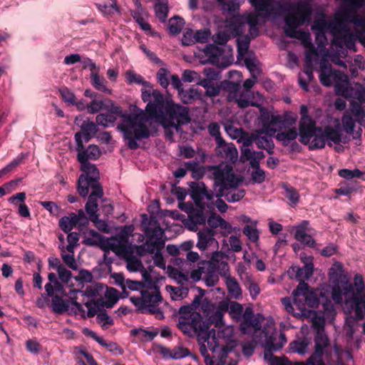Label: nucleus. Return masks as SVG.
<instances>
[{
  "label": "nucleus",
  "mask_w": 365,
  "mask_h": 365,
  "mask_svg": "<svg viewBox=\"0 0 365 365\" xmlns=\"http://www.w3.org/2000/svg\"><path fill=\"white\" fill-rule=\"evenodd\" d=\"M101 110H105L106 113L96 116V123L103 127H111L114 125L117 116H120L121 120L118 128L123 133L130 149H138V141L151 136L152 131L148 126V119L142 109L135 107L130 113L122 114L121 108L115 106L112 101L93 98V113Z\"/></svg>",
  "instance_id": "nucleus-1"
},
{
  "label": "nucleus",
  "mask_w": 365,
  "mask_h": 365,
  "mask_svg": "<svg viewBox=\"0 0 365 365\" xmlns=\"http://www.w3.org/2000/svg\"><path fill=\"white\" fill-rule=\"evenodd\" d=\"M74 123L78 125L81 130L75 134L76 143L77 160L81 164V170L83 172L78 180L77 192L83 198L88 197L86 204V211L91 213V194L89 190L91 187V144L85 145L91 140V120L88 117L85 118L83 115L75 118Z\"/></svg>",
  "instance_id": "nucleus-2"
},
{
  "label": "nucleus",
  "mask_w": 365,
  "mask_h": 365,
  "mask_svg": "<svg viewBox=\"0 0 365 365\" xmlns=\"http://www.w3.org/2000/svg\"><path fill=\"white\" fill-rule=\"evenodd\" d=\"M330 269V280L334 286L331 297L335 303L341 304L344 301L346 306L354 310L356 319L361 320L365 317L364 282L361 275L356 274L354 284L341 273L332 272Z\"/></svg>",
  "instance_id": "nucleus-3"
},
{
  "label": "nucleus",
  "mask_w": 365,
  "mask_h": 365,
  "mask_svg": "<svg viewBox=\"0 0 365 365\" xmlns=\"http://www.w3.org/2000/svg\"><path fill=\"white\" fill-rule=\"evenodd\" d=\"M300 114L299 140L302 144L308 145L310 150L323 148L327 143L331 146L341 142L340 131L331 126L317 127L315 121L308 115L306 106L300 107Z\"/></svg>",
  "instance_id": "nucleus-4"
},
{
  "label": "nucleus",
  "mask_w": 365,
  "mask_h": 365,
  "mask_svg": "<svg viewBox=\"0 0 365 365\" xmlns=\"http://www.w3.org/2000/svg\"><path fill=\"white\" fill-rule=\"evenodd\" d=\"M211 170L216 191L214 197L225 196L229 202H238L244 197L245 190L237 188L241 180L237 178L231 165H219L212 167Z\"/></svg>",
  "instance_id": "nucleus-5"
},
{
  "label": "nucleus",
  "mask_w": 365,
  "mask_h": 365,
  "mask_svg": "<svg viewBox=\"0 0 365 365\" xmlns=\"http://www.w3.org/2000/svg\"><path fill=\"white\" fill-rule=\"evenodd\" d=\"M125 286V289L136 292L133 295H127L138 310L142 313L155 314L158 319L164 318L163 312L158 307L162 297L156 287L145 288L142 282L130 279H126Z\"/></svg>",
  "instance_id": "nucleus-6"
},
{
  "label": "nucleus",
  "mask_w": 365,
  "mask_h": 365,
  "mask_svg": "<svg viewBox=\"0 0 365 365\" xmlns=\"http://www.w3.org/2000/svg\"><path fill=\"white\" fill-rule=\"evenodd\" d=\"M83 297V302H76L73 298H64L67 297V294L64 289L61 292L53 291L52 295H46L51 297L50 307L53 313L62 314L69 310L71 307V312L76 316L83 318L91 317V290L88 288L86 289V294L83 292H78Z\"/></svg>",
  "instance_id": "nucleus-7"
},
{
  "label": "nucleus",
  "mask_w": 365,
  "mask_h": 365,
  "mask_svg": "<svg viewBox=\"0 0 365 365\" xmlns=\"http://www.w3.org/2000/svg\"><path fill=\"white\" fill-rule=\"evenodd\" d=\"M190 197L199 210H194L190 212L186 225L189 230L196 231L197 225H204L206 222L204 210L213 209L214 192L208 190L205 183L200 182L191 186Z\"/></svg>",
  "instance_id": "nucleus-8"
},
{
  "label": "nucleus",
  "mask_w": 365,
  "mask_h": 365,
  "mask_svg": "<svg viewBox=\"0 0 365 365\" xmlns=\"http://www.w3.org/2000/svg\"><path fill=\"white\" fill-rule=\"evenodd\" d=\"M333 25L334 46L336 48L339 55L346 56L348 49L357 51L356 42L365 47V24H354V29H351L350 24Z\"/></svg>",
  "instance_id": "nucleus-9"
},
{
  "label": "nucleus",
  "mask_w": 365,
  "mask_h": 365,
  "mask_svg": "<svg viewBox=\"0 0 365 365\" xmlns=\"http://www.w3.org/2000/svg\"><path fill=\"white\" fill-rule=\"evenodd\" d=\"M200 300L199 297H195L190 305L182 306L179 309L178 327L187 336H201L209 329L210 323L203 320L200 312L194 310Z\"/></svg>",
  "instance_id": "nucleus-10"
},
{
  "label": "nucleus",
  "mask_w": 365,
  "mask_h": 365,
  "mask_svg": "<svg viewBox=\"0 0 365 365\" xmlns=\"http://www.w3.org/2000/svg\"><path fill=\"white\" fill-rule=\"evenodd\" d=\"M336 93L346 98L358 100L362 103L361 105L352 101L349 110L356 120L361 125H365V78L361 83L349 84L346 78L344 83H339L336 86Z\"/></svg>",
  "instance_id": "nucleus-11"
},
{
  "label": "nucleus",
  "mask_w": 365,
  "mask_h": 365,
  "mask_svg": "<svg viewBox=\"0 0 365 365\" xmlns=\"http://www.w3.org/2000/svg\"><path fill=\"white\" fill-rule=\"evenodd\" d=\"M155 121L165 129L173 128L179 131L182 125L190 121L189 109L172 100H166Z\"/></svg>",
  "instance_id": "nucleus-12"
},
{
  "label": "nucleus",
  "mask_w": 365,
  "mask_h": 365,
  "mask_svg": "<svg viewBox=\"0 0 365 365\" xmlns=\"http://www.w3.org/2000/svg\"><path fill=\"white\" fill-rule=\"evenodd\" d=\"M100 173L98 170L93 165V224L103 232L108 231V225L103 220H98V211L108 216L112 214L113 207L110 201L103 197V190L98 182Z\"/></svg>",
  "instance_id": "nucleus-13"
},
{
  "label": "nucleus",
  "mask_w": 365,
  "mask_h": 365,
  "mask_svg": "<svg viewBox=\"0 0 365 365\" xmlns=\"http://www.w3.org/2000/svg\"><path fill=\"white\" fill-rule=\"evenodd\" d=\"M262 130L260 134L265 133L266 135H257L255 138V143L261 149L266 150L269 154L273 153L274 147L272 136L277 131L280 130L284 123V120L279 115H269L267 112L261 113Z\"/></svg>",
  "instance_id": "nucleus-14"
},
{
  "label": "nucleus",
  "mask_w": 365,
  "mask_h": 365,
  "mask_svg": "<svg viewBox=\"0 0 365 365\" xmlns=\"http://www.w3.org/2000/svg\"><path fill=\"white\" fill-rule=\"evenodd\" d=\"M205 341L209 350L212 352V356L207 354L205 344H202L200 348L206 365H237L236 360L232 359L230 356L233 352L231 348L220 346L215 336L212 337L209 336Z\"/></svg>",
  "instance_id": "nucleus-15"
},
{
  "label": "nucleus",
  "mask_w": 365,
  "mask_h": 365,
  "mask_svg": "<svg viewBox=\"0 0 365 365\" xmlns=\"http://www.w3.org/2000/svg\"><path fill=\"white\" fill-rule=\"evenodd\" d=\"M312 0H299L294 3H283L279 5V11L284 16V23H311Z\"/></svg>",
  "instance_id": "nucleus-16"
},
{
  "label": "nucleus",
  "mask_w": 365,
  "mask_h": 365,
  "mask_svg": "<svg viewBox=\"0 0 365 365\" xmlns=\"http://www.w3.org/2000/svg\"><path fill=\"white\" fill-rule=\"evenodd\" d=\"M300 24H285L284 31L287 36L298 39L305 48V63H312L318 53L311 41V35L308 30L299 27Z\"/></svg>",
  "instance_id": "nucleus-17"
},
{
  "label": "nucleus",
  "mask_w": 365,
  "mask_h": 365,
  "mask_svg": "<svg viewBox=\"0 0 365 365\" xmlns=\"http://www.w3.org/2000/svg\"><path fill=\"white\" fill-rule=\"evenodd\" d=\"M118 291L101 284H93V305L112 308L118 301Z\"/></svg>",
  "instance_id": "nucleus-18"
},
{
  "label": "nucleus",
  "mask_w": 365,
  "mask_h": 365,
  "mask_svg": "<svg viewBox=\"0 0 365 365\" xmlns=\"http://www.w3.org/2000/svg\"><path fill=\"white\" fill-rule=\"evenodd\" d=\"M319 80L321 83L327 87L331 86L334 83L335 87L339 83H344L346 76L341 72L332 69L325 60L320 62Z\"/></svg>",
  "instance_id": "nucleus-19"
},
{
  "label": "nucleus",
  "mask_w": 365,
  "mask_h": 365,
  "mask_svg": "<svg viewBox=\"0 0 365 365\" xmlns=\"http://www.w3.org/2000/svg\"><path fill=\"white\" fill-rule=\"evenodd\" d=\"M315 350L314 354L308 359L306 365H326L322 356L329 346V340L324 332L317 333L314 338Z\"/></svg>",
  "instance_id": "nucleus-20"
},
{
  "label": "nucleus",
  "mask_w": 365,
  "mask_h": 365,
  "mask_svg": "<svg viewBox=\"0 0 365 365\" xmlns=\"http://www.w3.org/2000/svg\"><path fill=\"white\" fill-rule=\"evenodd\" d=\"M165 104V101L163 95L158 90H153L152 98L145 107V111L143 110L148 119V126L152 131L151 135H154V133H156V130L152 127V123L150 121V118H154L155 120L158 118V115L160 114V110Z\"/></svg>",
  "instance_id": "nucleus-21"
},
{
  "label": "nucleus",
  "mask_w": 365,
  "mask_h": 365,
  "mask_svg": "<svg viewBox=\"0 0 365 365\" xmlns=\"http://www.w3.org/2000/svg\"><path fill=\"white\" fill-rule=\"evenodd\" d=\"M246 24H225L221 26L218 31L212 36L215 43L225 44L231 38L236 37L240 33H243Z\"/></svg>",
  "instance_id": "nucleus-22"
},
{
  "label": "nucleus",
  "mask_w": 365,
  "mask_h": 365,
  "mask_svg": "<svg viewBox=\"0 0 365 365\" xmlns=\"http://www.w3.org/2000/svg\"><path fill=\"white\" fill-rule=\"evenodd\" d=\"M294 238L302 244H304L309 247L315 246V240L312 237L314 235V230L309 226V222L307 220H303L299 225L294 227Z\"/></svg>",
  "instance_id": "nucleus-23"
},
{
  "label": "nucleus",
  "mask_w": 365,
  "mask_h": 365,
  "mask_svg": "<svg viewBox=\"0 0 365 365\" xmlns=\"http://www.w3.org/2000/svg\"><path fill=\"white\" fill-rule=\"evenodd\" d=\"M264 319L260 314L255 316L251 309L247 308L242 315L240 329L243 333H248L251 329L259 331L262 327V321Z\"/></svg>",
  "instance_id": "nucleus-24"
},
{
  "label": "nucleus",
  "mask_w": 365,
  "mask_h": 365,
  "mask_svg": "<svg viewBox=\"0 0 365 365\" xmlns=\"http://www.w3.org/2000/svg\"><path fill=\"white\" fill-rule=\"evenodd\" d=\"M197 247L200 251L207 249L214 250L218 247V242L215 238V231L212 229L205 228L197 232Z\"/></svg>",
  "instance_id": "nucleus-25"
},
{
  "label": "nucleus",
  "mask_w": 365,
  "mask_h": 365,
  "mask_svg": "<svg viewBox=\"0 0 365 365\" xmlns=\"http://www.w3.org/2000/svg\"><path fill=\"white\" fill-rule=\"evenodd\" d=\"M106 245L118 255H123L128 252V239L123 233L108 239Z\"/></svg>",
  "instance_id": "nucleus-26"
},
{
  "label": "nucleus",
  "mask_w": 365,
  "mask_h": 365,
  "mask_svg": "<svg viewBox=\"0 0 365 365\" xmlns=\"http://www.w3.org/2000/svg\"><path fill=\"white\" fill-rule=\"evenodd\" d=\"M300 258L304 263V266L302 268L299 267H292V272L296 273L295 277L299 280L308 279L312 275L314 271V264L312 262L313 257L310 256L307 257L304 254L302 253L300 255Z\"/></svg>",
  "instance_id": "nucleus-27"
},
{
  "label": "nucleus",
  "mask_w": 365,
  "mask_h": 365,
  "mask_svg": "<svg viewBox=\"0 0 365 365\" xmlns=\"http://www.w3.org/2000/svg\"><path fill=\"white\" fill-rule=\"evenodd\" d=\"M216 153L229 160H235L238 156L237 150L232 143H226L222 138L217 139Z\"/></svg>",
  "instance_id": "nucleus-28"
},
{
  "label": "nucleus",
  "mask_w": 365,
  "mask_h": 365,
  "mask_svg": "<svg viewBox=\"0 0 365 365\" xmlns=\"http://www.w3.org/2000/svg\"><path fill=\"white\" fill-rule=\"evenodd\" d=\"M227 300H222L215 304L211 314L208 316L209 320L216 327H221L224 325L223 317L227 312Z\"/></svg>",
  "instance_id": "nucleus-29"
},
{
  "label": "nucleus",
  "mask_w": 365,
  "mask_h": 365,
  "mask_svg": "<svg viewBox=\"0 0 365 365\" xmlns=\"http://www.w3.org/2000/svg\"><path fill=\"white\" fill-rule=\"evenodd\" d=\"M96 317V322L100 326L107 329L113 324V319L108 314L107 312L101 307L93 305V317Z\"/></svg>",
  "instance_id": "nucleus-30"
},
{
  "label": "nucleus",
  "mask_w": 365,
  "mask_h": 365,
  "mask_svg": "<svg viewBox=\"0 0 365 365\" xmlns=\"http://www.w3.org/2000/svg\"><path fill=\"white\" fill-rule=\"evenodd\" d=\"M126 267L130 272H141L142 276L145 282L150 283L151 277L150 274L144 269L140 259L135 257H129L126 259Z\"/></svg>",
  "instance_id": "nucleus-31"
},
{
  "label": "nucleus",
  "mask_w": 365,
  "mask_h": 365,
  "mask_svg": "<svg viewBox=\"0 0 365 365\" xmlns=\"http://www.w3.org/2000/svg\"><path fill=\"white\" fill-rule=\"evenodd\" d=\"M299 281L297 289L293 291L294 304L298 307L301 311H303L304 309V304L301 303V298L311 291L309 289L308 284L304 282V280Z\"/></svg>",
  "instance_id": "nucleus-32"
},
{
  "label": "nucleus",
  "mask_w": 365,
  "mask_h": 365,
  "mask_svg": "<svg viewBox=\"0 0 365 365\" xmlns=\"http://www.w3.org/2000/svg\"><path fill=\"white\" fill-rule=\"evenodd\" d=\"M242 33H240L237 35V58L238 60L242 59L247 56V51L250 46V37L248 35H242Z\"/></svg>",
  "instance_id": "nucleus-33"
},
{
  "label": "nucleus",
  "mask_w": 365,
  "mask_h": 365,
  "mask_svg": "<svg viewBox=\"0 0 365 365\" xmlns=\"http://www.w3.org/2000/svg\"><path fill=\"white\" fill-rule=\"evenodd\" d=\"M225 284L231 298L239 299L242 297V289L235 278L230 276L227 277L225 278Z\"/></svg>",
  "instance_id": "nucleus-34"
},
{
  "label": "nucleus",
  "mask_w": 365,
  "mask_h": 365,
  "mask_svg": "<svg viewBox=\"0 0 365 365\" xmlns=\"http://www.w3.org/2000/svg\"><path fill=\"white\" fill-rule=\"evenodd\" d=\"M245 64L250 71V75L254 78H257L261 73V70L259 65V61L255 56L248 55L247 56L242 58Z\"/></svg>",
  "instance_id": "nucleus-35"
},
{
  "label": "nucleus",
  "mask_w": 365,
  "mask_h": 365,
  "mask_svg": "<svg viewBox=\"0 0 365 365\" xmlns=\"http://www.w3.org/2000/svg\"><path fill=\"white\" fill-rule=\"evenodd\" d=\"M344 130L350 135H352L354 138H358L361 135V130L357 131L354 130L355 120L353 118L347 114H345L341 119Z\"/></svg>",
  "instance_id": "nucleus-36"
},
{
  "label": "nucleus",
  "mask_w": 365,
  "mask_h": 365,
  "mask_svg": "<svg viewBox=\"0 0 365 365\" xmlns=\"http://www.w3.org/2000/svg\"><path fill=\"white\" fill-rule=\"evenodd\" d=\"M299 135L295 127H292L288 130L279 132L276 138L282 143L284 145H288L291 141L294 140Z\"/></svg>",
  "instance_id": "nucleus-37"
},
{
  "label": "nucleus",
  "mask_w": 365,
  "mask_h": 365,
  "mask_svg": "<svg viewBox=\"0 0 365 365\" xmlns=\"http://www.w3.org/2000/svg\"><path fill=\"white\" fill-rule=\"evenodd\" d=\"M48 279L49 282L44 287L46 292V295H52L53 291L61 292L62 289H64L55 273H49L48 274Z\"/></svg>",
  "instance_id": "nucleus-38"
},
{
  "label": "nucleus",
  "mask_w": 365,
  "mask_h": 365,
  "mask_svg": "<svg viewBox=\"0 0 365 365\" xmlns=\"http://www.w3.org/2000/svg\"><path fill=\"white\" fill-rule=\"evenodd\" d=\"M73 353L78 365H91V355L84 346L76 347Z\"/></svg>",
  "instance_id": "nucleus-39"
},
{
  "label": "nucleus",
  "mask_w": 365,
  "mask_h": 365,
  "mask_svg": "<svg viewBox=\"0 0 365 365\" xmlns=\"http://www.w3.org/2000/svg\"><path fill=\"white\" fill-rule=\"evenodd\" d=\"M76 213L71 212L66 216L62 217L58 222L59 227L66 233L70 232L76 227Z\"/></svg>",
  "instance_id": "nucleus-40"
},
{
  "label": "nucleus",
  "mask_w": 365,
  "mask_h": 365,
  "mask_svg": "<svg viewBox=\"0 0 365 365\" xmlns=\"http://www.w3.org/2000/svg\"><path fill=\"white\" fill-rule=\"evenodd\" d=\"M60 251L61 259L66 265L73 270L77 269V264L74 257V250H65V246L61 245Z\"/></svg>",
  "instance_id": "nucleus-41"
},
{
  "label": "nucleus",
  "mask_w": 365,
  "mask_h": 365,
  "mask_svg": "<svg viewBox=\"0 0 365 365\" xmlns=\"http://www.w3.org/2000/svg\"><path fill=\"white\" fill-rule=\"evenodd\" d=\"M87 217L83 210H79L78 213H76V227L83 234L86 235L89 225V220L91 219V214Z\"/></svg>",
  "instance_id": "nucleus-42"
},
{
  "label": "nucleus",
  "mask_w": 365,
  "mask_h": 365,
  "mask_svg": "<svg viewBox=\"0 0 365 365\" xmlns=\"http://www.w3.org/2000/svg\"><path fill=\"white\" fill-rule=\"evenodd\" d=\"M179 96L184 103L189 104L200 98L201 94L197 88H192L188 90H180Z\"/></svg>",
  "instance_id": "nucleus-43"
},
{
  "label": "nucleus",
  "mask_w": 365,
  "mask_h": 365,
  "mask_svg": "<svg viewBox=\"0 0 365 365\" xmlns=\"http://www.w3.org/2000/svg\"><path fill=\"white\" fill-rule=\"evenodd\" d=\"M328 25L331 31H332V28L334 26L333 24H313L312 26V30H318V32L316 34V41L318 43V48L321 51L322 49L325 48V45L327 43V38L325 36L324 33L322 31V29L325 26ZM333 34V32H331Z\"/></svg>",
  "instance_id": "nucleus-44"
},
{
  "label": "nucleus",
  "mask_w": 365,
  "mask_h": 365,
  "mask_svg": "<svg viewBox=\"0 0 365 365\" xmlns=\"http://www.w3.org/2000/svg\"><path fill=\"white\" fill-rule=\"evenodd\" d=\"M227 300V305L228 307L227 312L233 319L239 321L242 319L243 315V307L235 301Z\"/></svg>",
  "instance_id": "nucleus-45"
},
{
  "label": "nucleus",
  "mask_w": 365,
  "mask_h": 365,
  "mask_svg": "<svg viewBox=\"0 0 365 365\" xmlns=\"http://www.w3.org/2000/svg\"><path fill=\"white\" fill-rule=\"evenodd\" d=\"M165 246L164 242L160 239H153L148 237L144 244L145 250L150 254H155L161 251Z\"/></svg>",
  "instance_id": "nucleus-46"
},
{
  "label": "nucleus",
  "mask_w": 365,
  "mask_h": 365,
  "mask_svg": "<svg viewBox=\"0 0 365 365\" xmlns=\"http://www.w3.org/2000/svg\"><path fill=\"white\" fill-rule=\"evenodd\" d=\"M342 1L341 9L344 14L356 12L364 4L365 0H341Z\"/></svg>",
  "instance_id": "nucleus-47"
},
{
  "label": "nucleus",
  "mask_w": 365,
  "mask_h": 365,
  "mask_svg": "<svg viewBox=\"0 0 365 365\" xmlns=\"http://www.w3.org/2000/svg\"><path fill=\"white\" fill-rule=\"evenodd\" d=\"M155 11L157 18L162 23L166 21L168 13V1L167 0H157L155 4Z\"/></svg>",
  "instance_id": "nucleus-48"
},
{
  "label": "nucleus",
  "mask_w": 365,
  "mask_h": 365,
  "mask_svg": "<svg viewBox=\"0 0 365 365\" xmlns=\"http://www.w3.org/2000/svg\"><path fill=\"white\" fill-rule=\"evenodd\" d=\"M257 221H253L243 228V233L252 242H257L259 238V232L257 228Z\"/></svg>",
  "instance_id": "nucleus-49"
},
{
  "label": "nucleus",
  "mask_w": 365,
  "mask_h": 365,
  "mask_svg": "<svg viewBox=\"0 0 365 365\" xmlns=\"http://www.w3.org/2000/svg\"><path fill=\"white\" fill-rule=\"evenodd\" d=\"M98 10L106 16H111L119 14V9L114 1H109L103 5L97 4Z\"/></svg>",
  "instance_id": "nucleus-50"
},
{
  "label": "nucleus",
  "mask_w": 365,
  "mask_h": 365,
  "mask_svg": "<svg viewBox=\"0 0 365 365\" xmlns=\"http://www.w3.org/2000/svg\"><path fill=\"white\" fill-rule=\"evenodd\" d=\"M126 82L128 84H139L148 87L150 83L144 81L143 78L133 70H128L125 73Z\"/></svg>",
  "instance_id": "nucleus-51"
},
{
  "label": "nucleus",
  "mask_w": 365,
  "mask_h": 365,
  "mask_svg": "<svg viewBox=\"0 0 365 365\" xmlns=\"http://www.w3.org/2000/svg\"><path fill=\"white\" fill-rule=\"evenodd\" d=\"M338 175L346 180H351L353 178H360L365 180V172L359 169L349 170L341 169L338 172Z\"/></svg>",
  "instance_id": "nucleus-52"
},
{
  "label": "nucleus",
  "mask_w": 365,
  "mask_h": 365,
  "mask_svg": "<svg viewBox=\"0 0 365 365\" xmlns=\"http://www.w3.org/2000/svg\"><path fill=\"white\" fill-rule=\"evenodd\" d=\"M272 351L265 349L264 358L269 362V365H306L304 362H298L292 364L290 361L282 360L272 354Z\"/></svg>",
  "instance_id": "nucleus-53"
},
{
  "label": "nucleus",
  "mask_w": 365,
  "mask_h": 365,
  "mask_svg": "<svg viewBox=\"0 0 365 365\" xmlns=\"http://www.w3.org/2000/svg\"><path fill=\"white\" fill-rule=\"evenodd\" d=\"M167 290L170 291V297L173 300H180L185 298L189 292L188 288L182 286L172 287L168 286Z\"/></svg>",
  "instance_id": "nucleus-54"
},
{
  "label": "nucleus",
  "mask_w": 365,
  "mask_h": 365,
  "mask_svg": "<svg viewBox=\"0 0 365 365\" xmlns=\"http://www.w3.org/2000/svg\"><path fill=\"white\" fill-rule=\"evenodd\" d=\"M282 188L284 190V195L288 199L289 205H296L299 200V195L297 190L287 184H283Z\"/></svg>",
  "instance_id": "nucleus-55"
},
{
  "label": "nucleus",
  "mask_w": 365,
  "mask_h": 365,
  "mask_svg": "<svg viewBox=\"0 0 365 365\" xmlns=\"http://www.w3.org/2000/svg\"><path fill=\"white\" fill-rule=\"evenodd\" d=\"M334 34H333V39L331 41V52L329 54H326L328 56L332 63H334L336 65H338L343 68H346V63L340 59V58H345L346 56H342L339 55L336 48L334 46Z\"/></svg>",
  "instance_id": "nucleus-56"
},
{
  "label": "nucleus",
  "mask_w": 365,
  "mask_h": 365,
  "mask_svg": "<svg viewBox=\"0 0 365 365\" xmlns=\"http://www.w3.org/2000/svg\"><path fill=\"white\" fill-rule=\"evenodd\" d=\"M222 5L223 10L227 11L230 15L235 16L239 10L237 0H217Z\"/></svg>",
  "instance_id": "nucleus-57"
},
{
  "label": "nucleus",
  "mask_w": 365,
  "mask_h": 365,
  "mask_svg": "<svg viewBox=\"0 0 365 365\" xmlns=\"http://www.w3.org/2000/svg\"><path fill=\"white\" fill-rule=\"evenodd\" d=\"M309 344L307 339H299L291 343L290 346L294 352L303 355L307 352Z\"/></svg>",
  "instance_id": "nucleus-58"
},
{
  "label": "nucleus",
  "mask_w": 365,
  "mask_h": 365,
  "mask_svg": "<svg viewBox=\"0 0 365 365\" xmlns=\"http://www.w3.org/2000/svg\"><path fill=\"white\" fill-rule=\"evenodd\" d=\"M274 339V336H272L270 338L266 341L265 349H269V351H278L281 349L283 346L287 342L286 337L284 334L281 333L279 335L280 341L277 344H274L273 340Z\"/></svg>",
  "instance_id": "nucleus-59"
},
{
  "label": "nucleus",
  "mask_w": 365,
  "mask_h": 365,
  "mask_svg": "<svg viewBox=\"0 0 365 365\" xmlns=\"http://www.w3.org/2000/svg\"><path fill=\"white\" fill-rule=\"evenodd\" d=\"M93 84L94 87L102 92L111 94L112 91L107 88V81L103 77L93 74Z\"/></svg>",
  "instance_id": "nucleus-60"
},
{
  "label": "nucleus",
  "mask_w": 365,
  "mask_h": 365,
  "mask_svg": "<svg viewBox=\"0 0 365 365\" xmlns=\"http://www.w3.org/2000/svg\"><path fill=\"white\" fill-rule=\"evenodd\" d=\"M318 294L314 291H311L307 293L304 296L301 298V303H304V305L307 304L309 307H316L319 304Z\"/></svg>",
  "instance_id": "nucleus-61"
},
{
  "label": "nucleus",
  "mask_w": 365,
  "mask_h": 365,
  "mask_svg": "<svg viewBox=\"0 0 365 365\" xmlns=\"http://www.w3.org/2000/svg\"><path fill=\"white\" fill-rule=\"evenodd\" d=\"M205 53L207 56L211 59L213 63H217L220 61V57L222 55V50L218 46L210 44L206 46Z\"/></svg>",
  "instance_id": "nucleus-62"
},
{
  "label": "nucleus",
  "mask_w": 365,
  "mask_h": 365,
  "mask_svg": "<svg viewBox=\"0 0 365 365\" xmlns=\"http://www.w3.org/2000/svg\"><path fill=\"white\" fill-rule=\"evenodd\" d=\"M200 298V302L197 304L196 307H194V310L196 311L197 309H200L202 310L207 316H209L212 310L216 304L212 303L209 299L205 298L202 299L201 297L198 296Z\"/></svg>",
  "instance_id": "nucleus-63"
},
{
  "label": "nucleus",
  "mask_w": 365,
  "mask_h": 365,
  "mask_svg": "<svg viewBox=\"0 0 365 365\" xmlns=\"http://www.w3.org/2000/svg\"><path fill=\"white\" fill-rule=\"evenodd\" d=\"M134 332L140 339L144 341H151L158 334L157 331L146 330L143 329L135 330Z\"/></svg>",
  "instance_id": "nucleus-64"
}]
</instances>
